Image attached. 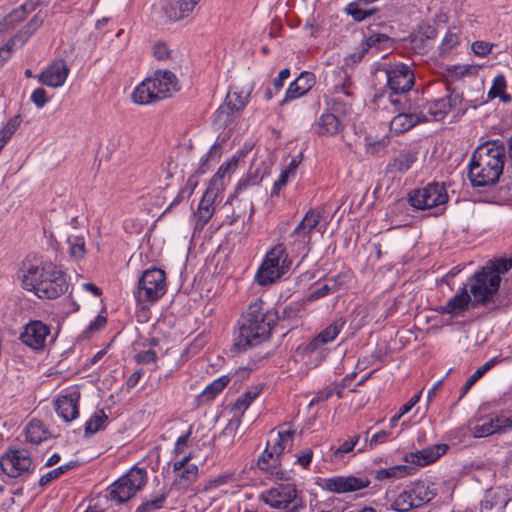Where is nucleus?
<instances>
[{"instance_id": "1", "label": "nucleus", "mask_w": 512, "mask_h": 512, "mask_svg": "<svg viewBox=\"0 0 512 512\" xmlns=\"http://www.w3.org/2000/svg\"><path fill=\"white\" fill-rule=\"evenodd\" d=\"M277 319V313L265 308L262 299L251 303L242 314L239 329L234 338V351L242 353L267 340Z\"/></svg>"}, {"instance_id": "2", "label": "nucleus", "mask_w": 512, "mask_h": 512, "mask_svg": "<svg viewBox=\"0 0 512 512\" xmlns=\"http://www.w3.org/2000/svg\"><path fill=\"white\" fill-rule=\"evenodd\" d=\"M505 159V146L499 140L478 146L470 159L468 178L473 187L495 184L502 174Z\"/></svg>"}, {"instance_id": "3", "label": "nucleus", "mask_w": 512, "mask_h": 512, "mask_svg": "<svg viewBox=\"0 0 512 512\" xmlns=\"http://www.w3.org/2000/svg\"><path fill=\"white\" fill-rule=\"evenodd\" d=\"M22 286L41 299H56L68 289L66 275L50 262L24 266Z\"/></svg>"}, {"instance_id": "4", "label": "nucleus", "mask_w": 512, "mask_h": 512, "mask_svg": "<svg viewBox=\"0 0 512 512\" xmlns=\"http://www.w3.org/2000/svg\"><path fill=\"white\" fill-rule=\"evenodd\" d=\"M180 90L177 76L170 70H156L133 91L132 99L137 104H151L171 97Z\"/></svg>"}, {"instance_id": "5", "label": "nucleus", "mask_w": 512, "mask_h": 512, "mask_svg": "<svg viewBox=\"0 0 512 512\" xmlns=\"http://www.w3.org/2000/svg\"><path fill=\"white\" fill-rule=\"evenodd\" d=\"M290 261L283 244H277L270 249L255 275L256 282L268 286L280 279L288 270Z\"/></svg>"}, {"instance_id": "6", "label": "nucleus", "mask_w": 512, "mask_h": 512, "mask_svg": "<svg viewBox=\"0 0 512 512\" xmlns=\"http://www.w3.org/2000/svg\"><path fill=\"white\" fill-rule=\"evenodd\" d=\"M436 494L434 484L417 481L401 491L393 500L391 507L397 512H408L429 503Z\"/></svg>"}, {"instance_id": "7", "label": "nucleus", "mask_w": 512, "mask_h": 512, "mask_svg": "<svg viewBox=\"0 0 512 512\" xmlns=\"http://www.w3.org/2000/svg\"><path fill=\"white\" fill-rule=\"evenodd\" d=\"M501 277L491 272L489 268H482L468 280L470 296L473 299L472 307L485 305L491 302L499 290Z\"/></svg>"}, {"instance_id": "8", "label": "nucleus", "mask_w": 512, "mask_h": 512, "mask_svg": "<svg viewBox=\"0 0 512 512\" xmlns=\"http://www.w3.org/2000/svg\"><path fill=\"white\" fill-rule=\"evenodd\" d=\"M147 482L145 468L133 467L109 487V498L121 504L131 499Z\"/></svg>"}, {"instance_id": "9", "label": "nucleus", "mask_w": 512, "mask_h": 512, "mask_svg": "<svg viewBox=\"0 0 512 512\" xmlns=\"http://www.w3.org/2000/svg\"><path fill=\"white\" fill-rule=\"evenodd\" d=\"M321 212L317 209H309L302 220L289 235V246L292 251L303 253L310 251L311 236L314 231H320Z\"/></svg>"}, {"instance_id": "10", "label": "nucleus", "mask_w": 512, "mask_h": 512, "mask_svg": "<svg viewBox=\"0 0 512 512\" xmlns=\"http://www.w3.org/2000/svg\"><path fill=\"white\" fill-rule=\"evenodd\" d=\"M448 201V194L444 184L430 183L424 188L412 191L409 194V203L420 210L433 209L435 216L443 213L444 205Z\"/></svg>"}, {"instance_id": "11", "label": "nucleus", "mask_w": 512, "mask_h": 512, "mask_svg": "<svg viewBox=\"0 0 512 512\" xmlns=\"http://www.w3.org/2000/svg\"><path fill=\"white\" fill-rule=\"evenodd\" d=\"M165 272L158 268L144 271L138 280L136 298L139 302L153 303L166 292Z\"/></svg>"}, {"instance_id": "12", "label": "nucleus", "mask_w": 512, "mask_h": 512, "mask_svg": "<svg viewBox=\"0 0 512 512\" xmlns=\"http://www.w3.org/2000/svg\"><path fill=\"white\" fill-rule=\"evenodd\" d=\"M261 500L272 508L285 512H299L303 508L298 491L293 484H279L261 494Z\"/></svg>"}, {"instance_id": "13", "label": "nucleus", "mask_w": 512, "mask_h": 512, "mask_svg": "<svg viewBox=\"0 0 512 512\" xmlns=\"http://www.w3.org/2000/svg\"><path fill=\"white\" fill-rule=\"evenodd\" d=\"M387 86L395 94H406L414 85L415 76L411 67L404 63L385 65L383 68Z\"/></svg>"}, {"instance_id": "14", "label": "nucleus", "mask_w": 512, "mask_h": 512, "mask_svg": "<svg viewBox=\"0 0 512 512\" xmlns=\"http://www.w3.org/2000/svg\"><path fill=\"white\" fill-rule=\"evenodd\" d=\"M370 483V479L366 476L357 477L347 475L324 478L319 485L325 491L335 494H345L365 489Z\"/></svg>"}, {"instance_id": "15", "label": "nucleus", "mask_w": 512, "mask_h": 512, "mask_svg": "<svg viewBox=\"0 0 512 512\" xmlns=\"http://www.w3.org/2000/svg\"><path fill=\"white\" fill-rule=\"evenodd\" d=\"M2 471L11 478H16L29 471L32 466L31 456L28 450L10 449L0 459Z\"/></svg>"}, {"instance_id": "16", "label": "nucleus", "mask_w": 512, "mask_h": 512, "mask_svg": "<svg viewBox=\"0 0 512 512\" xmlns=\"http://www.w3.org/2000/svg\"><path fill=\"white\" fill-rule=\"evenodd\" d=\"M50 336V326L39 320H31L20 333L19 340L35 351L43 350Z\"/></svg>"}, {"instance_id": "17", "label": "nucleus", "mask_w": 512, "mask_h": 512, "mask_svg": "<svg viewBox=\"0 0 512 512\" xmlns=\"http://www.w3.org/2000/svg\"><path fill=\"white\" fill-rule=\"evenodd\" d=\"M220 194V187H208L193 214L195 229L201 230L210 221L215 212V202Z\"/></svg>"}, {"instance_id": "18", "label": "nucleus", "mask_w": 512, "mask_h": 512, "mask_svg": "<svg viewBox=\"0 0 512 512\" xmlns=\"http://www.w3.org/2000/svg\"><path fill=\"white\" fill-rule=\"evenodd\" d=\"M512 500V492L502 486L486 491L480 502V512H504L508 503Z\"/></svg>"}, {"instance_id": "19", "label": "nucleus", "mask_w": 512, "mask_h": 512, "mask_svg": "<svg viewBox=\"0 0 512 512\" xmlns=\"http://www.w3.org/2000/svg\"><path fill=\"white\" fill-rule=\"evenodd\" d=\"M80 400V391L77 387H72L60 395L55 402L57 414L66 422H70L78 417V403Z\"/></svg>"}, {"instance_id": "20", "label": "nucleus", "mask_w": 512, "mask_h": 512, "mask_svg": "<svg viewBox=\"0 0 512 512\" xmlns=\"http://www.w3.org/2000/svg\"><path fill=\"white\" fill-rule=\"evenodd\" d=\"M316 78L312 72L303 71L300 75L290 83L286 90L284 99L280 102V105L296 100L306 95L315 85Z\"/></svg>"}, {"instance_id": "21", "label": "nucleus", "mask_w": 512, "mask_h": 512, "mask_svg": "<svg viewBox=\"0 0 512 512\" xmlns=\"http://www.w3.org/2000/svg\"><path fill=\"white\" fill-rule=\"evenodd\" d=\"M472 302L473 299L468 293L467 286L464 285L445 305L439 307L438 312L453 317L460 316L467 312L470 306L472 307Z\"/></svg>"}, {"instance_id": "22", "label": "nucleus", "mask_w": 512, "mask_h": 512, "mask_svg": "<svg viewBox=\"0 0 512 512\" xmlns=\"http://www.w3.org/2000/svg\"><path fill=\"white\" fill-rule=\"evenodd\" d=\"M68 74L69 68L65 64L64 60L59 59L54 61L45 71H43L38 76V80L46 86L57 88L65 83Z\"/></svg>"}, {"instance_id": "23", "label": "nucleus", "mask_w": 512, "mask_h": 512, "mask_svg": "<svg viewBox=\"0 0 512 512\" xmlns=\"http://www.w3.org/2000/svg\"><path fill=\"white\" fill-rule=\"evenodd\" d=\"M346 324L343 317L335 319L329 326L322 330L315 338H313L306 346L307 352H315L322 345L331 343L340 334Z\"/></svg>"}, {"instance_id": "24", "label": "nucleus", "mask_w": 512, "mask_h": 512, "mask_svg": "<svg viewBox=\"0 0 512 512\" xmlns=\"http://www.w3.org/2000/svg\"><path fill=\"white\" fill-rule=\"evenodd\" d=\"M201 0H168L163 7L165 15L172 21L188 17Z\"/></svg>"}, {"instance_id": "25", "label": "nucleus", "mask_w": 512, "mask_h": 512, "mask_svg": "<svg viewBox=\"0 0 512 512\" xmlns=\"http://www.w3.org/2000/svg\"><path fill=\"white\" fill-rule=\"evenodd\" d=\"M418 151L415 148H404L388 163L387 169L392 173H404L417 160Z\"/></svg>"}, {"instance_id": "26", "label": "nucleus", "mask_w": 512, "mask_h": 512, "mask_svg": "<svg viewBox=\"0 0 512 512\" xmlns=\"http://www.w3.org/2000/svg\"><path fill=\"white\" fill-rule=\"evenodd\" d=\"M192 458V454L189 453L181 460L175 461L173 463V471L178 472V478L185 486L194 483L199 475L198 466L190 463Z\"/></svg>"}, {"instance_id": "27", "label": "nucleus", "mask_w": 512, "mask_h": 512, "mask_svg": "<svg viewBox=\"0 0 512 512\" xmlns=\"http://www.w3.org/2000/svg\"><path fill=\"white\" fill-rule=\"evenodd\" d=\"M36 7V2L27 0L20 7L14 9L0 21V33L8 32L10 29L14 28L17 23L24 20L27 14L33 12Z\"/></svg>"}, {"instance_id": "28", "label": "nucleus", "mask_w": 512, "mask_h": 512, "mask_svg": "<svg viewBox=\"0 0 512 512\" xmlns=\"http://www.w3.org/2000/svg\"><path fill=\"white\" fill-rule=\"evenodd\" d=\"M428 121L427 117L422 113H405L399 112L390 121V129L396 134H401L420 122Z\"/></svg>"}, {"instance_id": "29", "label": "nucleus", "mask_w": 512, "mask_h": 512, "mask_svg": "<svg viewBox=\"0 0 512 512\" xmlns=\"http://www.w3.org/2000/svg\"><path fill=\"white\" fill-rule=\"evenodd\" d=\"M448 449V445L446 444H437L432 447L423 449L421 451H417L416 453L410 454V461L414 464L425 466L428 465L435 460H437L440 456L446 453Z\"/></svg>"}, {"instance_id": "30", "label": "nucleus", "mask_w": 512, "mask_h": 512, "mask_svg": "<svg viewBox=\"0 0 512 512\" xmlns=\"http://www.w3.org/2000/svg\"><path fill=\"white\" fill-rule=\"evenodd\" d=\"M315 133L319 136H334L341 128V122L332 113L322 114L314 125Z\"/></svg>"}, {"instance_id": "31", "label": "nucleus", "mask_w": 512, "mask_h": 512, "mask_svg": "<svg viewBox=\"0 0 512 512\" xmlns=\"http://www.w3.org/2000/svg\"><path fill=\"white\" fill-rule=\"evenodd\" d=\"M257 465L261 470L282 478V476H279L280 474H283V472L280 471V457L275 455L274 451L270 448V441L267 443L266 449L259 457Z\"/></svg>"}, {"instance_id": "32", "label": "nucleus", "mask_w": 512, "mask_h": 512, "mask_svg": "<svg viewBox=\"0 0 512 512\" xmlns=\"http://www.w3.org/2000/svg\"><path fill=\"white\" fill-rule=\"evenodd\" d=\"M284 426H288L287 429L279 430L274 443H270V448L274 451V454L279 457H281L287 447L292 445L293 437L295 435V430L290 424H284L282 428Z\"/></svg>"}, {"instance_id": "33", "label": "nucleus", "mask_w": 512, "mask_h": 512, "mask_svg": "<svg viewBox=\"0 0 512 512\" xmlns=\"http://www.w3.org/2000/svg\"><path fill=\"white\" fill-rule=\"evenodd\" d=\"M44 17L37 13L34 17L17 33L14 37L10 39L12 44H16L18 41L21 45H23L34 33L38 30L43 24Z\"/></svg>"}, {"instance_id": "34", "label": "nucleus", "mask_w": 512, "mask_h": 512, "mask_svg": "<svg viewBox=\"0 0 512 512\" xmlns=\"http://www.w3.org/2000/svg\"><path fill=\"white\" fill-rule=\"evenodd\" d=\"M47 430L40 420L32 419L25 429L26 440L33 444H39L47 438Z\"/></svg>"}, {"instance_id": "35", "label": "nucleus", "mask_w": 512, "mask_h": 512, "mask_svg": "<svg viewBox=\"0 0 512 512\" xmlns=\"http://www.w3.org/2000/svg\"><path fill=\"white\" fill-rule=\"evenodd\" d=\"M239 115L222 104L215 112L213 126L216 130L228 128Z\"/></svg>"}, {"instance_id": "36", "label": "nucleus", "mask_w": 512, "mask_h": 512, "mask_svg": "<svg viewBox=\"0 0 512 512\" xmlns=\"http://www.w3.org/2000/svg\"><path fill=\"white\" fill-rule=\"evenodd\" d=\"M412 470L413 468L407 465H396L378 470L375 474V478L379 481L385 479H399L410 475Z\"/></svg>"}, {"instance_id": "37", "label": "nucleus", "mask_w": 512, "mask_h": 512, "mask_svg": "<svg viewBox=\"0 0 512 512\" xmlns=\"http://www.w3.org/2000/svg\"><path fill=\"white\" fill-rule=\"evenodd\" d=\"M238 159L233 157L229 161L223 163L213 176L209 187H220V191L224 187L223 179L226 175H230L237 167Z\"/></svg>"}, {"instance_id": "38", "label": "nucleus", "mask_w": 512, "mask_h": 512, "mask_svg": "<svg viewBox=\"0 0 512 512\" xmlns=\"http://www.w3.org/2000/svg\"><path fill=\"white\" fill-rule=\"evenodd\" d=\"M498 362L497 358H492L482 366L476 369V371L467 379L465 382L460 398H462L471 388L472 386L486 373L488 372L496 363Z\"/></svg>"}, {"instance_id": "39", "label": "nucleus", "mask_w": 512, "mask_h": 512, "mask_svg": "<svg viewBox=\"0 0 512 512\" xmlns=\"http://www.w3.org/2000/svg\"><path fill=\"white\" fill-rule=\"evenodd\" d=\"M248 96V94L242 92L229 91L223 104L239 115L247 104Z\"/></svg>"}, {"instance_id": "40", "label": "nucleus", "mask_w": 512, "mask_h": 512, "mask_svg": "<svg viewBox=\"0 0 512 512\" xmlns=\"http://www.w3.org/2000/svg\"><path fill=\"white\" fill-rule=\"evenodd\" d=\"M107 420L108 417L105 412L103 410H97L85 423V436H90L100 431Z\"/></svg>"}, {"instance_id": "41", "label": "nucleus", "mask_w": 512, "mask_h": 512, "mask_svg": "<svg viewBox=\"0 0 512 512\" xmlns=\"http://www.w3.org/2000/svg\"><path fill=\"white\" fill-rule=\"evenodd\" d=\"M506 90V80L503 75H497L492 83L490 90L488 91V98L494 99L499 97L503 102H509L511 100V96L505 93Z\"/></svg>"}, {"instance_id": "42", "label": "nucleus", "mask_w": 512, "mask_h": 512, "mask_svg": "<svg viewBox=\"0 0 512 512\" xmlns=\"http://www.w3.org/2000/svg\"><path fill=\"white\" fill-rule=\"evenodd\" d=\"M449 105V101H446V98L443 97L429 103L427 110L434 120L440 121L443 120L450 111Z\"/></svg>"}, {"instance_id": "43", "label": "nucleus", "mask_w": 512, "mask_h": 512, "mask_svg": "<svg viewBox=\"0 0 512 512\" xmlns=\"http://www.w3.org/2000/svg\"><path fill=\"white\" fill-rule=\"evenodd\" d=\"M261 390V386L251 387L235 401L234 408L238 411H245L249 405L259 396Z\"/></svg>"}, {"instance_id": "44", "label": "nucleus", "mask_w": 512, "mask_h": 512, "mask_svg": "<svg viewBox=\"0 0 512 512\" xmlns=\"http://www.w3.org/2000/svg\"><path fill=\"white\" fill-rule=\"evenodd\" d=\"M230 377L228 375H224L214 380L211 384H209L202 392V396L206 400L213 399L216 395H218L229 383Z\"/></svg>"}, {"instance_id": "45", "label": "nucleus", "mask_w": 512, "mask_h": 512, "mask_svg": "<svg viewBox=\"0 0 512 512\" xmlns=\"http://www.w3.org/2000/svg\"><path fill=\"white\" fill-rule=\"evenodd\" d=\"M348 94H354V84L350 76L343 72V76H340L339 82L333 87L332 97H343Z\"/></svg>"}, {"instance_id": "46", "label": "nucleus", "mask_w": 512, "mask_h": 512, "mask_svg": "<svg viewBox=\"0 0 512 512\" xmlns=\"http://www.w3.org/2000/svg\"><path fill=\"white\" fill-rule=\"evenodd\" d=\"M353 102L354 94H348L343 97H332L330 105L334 111L342 114H348L352 111Z\"/></svg>"}, {"instance_id": "47", "label": "nucleus", "mask_w": 512, "mask_h": 512, "mask_svg": "<svg viewBox=\"0 0 512 512\" xmlns=\"http://www.w3.org/2000/svg\"><path fill=\"white\" fill-rule=\"evenodd\" d=\"M73 467H75V463L74 462H71L69 464H65V465H61L49 472H47L46 474H44L40 480H39V485L40 486H46L48 485L49 483H51L53 480L59 478L61 475H63L64 473H66L68 470L72 469Z\"/></svg>"}, {"instance_id": "48", "label": "nucleus", "mask_w": 512, "mask_h": 512, "mask_svg": "<svg viewBox=\"0 0 512 512\" xmlns=\"http://www.w3.org/2000/svg\"><path fill=\"white\" fill-rule=\"evenodd\" d=\"M70 246V254L74 258H82L85 253V239L83 236H69L67 240Z\"/></svg>"}, {"instance_id": "49", "label": "nucleus", "mask_w": 512, "mask_h": 512, "mask_svg": "<svg viewBox=\"0 0 512 512\" xmlns=\"http://www.w3.org/2000/svg\"><path fill=\"white\" fill-rule=\"evenodd\" d=\"M490 417L493 420L494 426L499 431L498 433L506 432L508 429L512 428L511 413L502 412L499 414H491Z\"/></svg>"}, {"instance_id": "50", "label": "nucleus", "mask_w": 512, "mask_h": 512, "mask_svg": "<svg viewBox=\"0 0 512 512\" xmlns=\"http://www.w3.org/2000/svg\"><path fill=\"white\" fill-rule=\"evenodd\" d=\"M498 432L490 415L484 418L481 424L474 427V436L478 438L487 437Z\"/></svg>"}, {"instance_id": "51", "label": "nucleus", "mask_w": 512, "mask_h": 512, "mask_svg": "<svg viewBox=\"0 0 512 512\" xmlns=\"http://www.w3.org/2000/svg\"><path fill=\"white\" fill-rule=\"evenodd\" d=\"M483 268H489L491 272L497 273V275L500 276V274L512 268V257L489 261Z\"/></svg>"}, {"instance_id": "52", "label": "nucleus", "mask_w": 512, "mask_h": 512, "mask_svg": "<svg viewBox=\"0 0 512 512\" xmlns=\"http://www.w3.org/2000/svg\"><path fill=\"white\" fill-rule=\"evenodd\" d=\"M390 38L386 34L376 33L366 38L363 44V51H368L370 48H376L378 50L384 48L383 43L388 42Z\"/></svg>"}, {"instance_id": "53", "label": "nucleus", "mask_w": 512, "mask_h": 512, "mask_svg": "<svg viewBox=\"0 0 512 512\" xmlns=\"http://www.w3.org/2000/svg\"><path fill=\"white\" fill-rule=\"evenodd\" d=\"M197 184H198L197 179L194 176H190L187 179L185 186L180 189L178 195L176 196V198L171 203V206L180 203L185 198H189L192 195V193H193L194 189L196 188Z\"/></svg>"}, {"instance_id": "54", "label": "nucleus", "mask_w": 512, "mask_h": 512, "mask_svg": "<svg viewBox=\"0 0 512 512\" xmlns=\"http://www.w3.org/2000/svg\"><path fill=\"white\" fill-rule=\"evenodd\" d=\"M346 12L348 15H350L355 21L361 22L365 20L366 18L372 16L376 9H370V10H364L357 6L355 3H351L347 6Z\"/></svg>"}, {"instance_id": "55", "label": "nucleus", "mask_w": 512, "mask_h": 512, "mask_svg": "<svg viewBox=\"0 0 512 512\" xmlns=\"http://www.w3.org/2000/svg\"><path fill=\"white\" fill-rule=\"evenodd\" d=\"M166 500V495L161 494L152 500H147L143 502L135 512H155L162 508L164 502Z\"/></svg>"}, {"instance_id": "56", "label": "nucleus", "mask_w": 512, "mask_h": 512, "mask_svg": "<svg viewBox=\"0 0 512 512\" xmlns=\"http://www.w3.org/2000/svg\"><path fill=\"white\" fill-rule=\"evenodd\" d=\"M258 182L259 181H258L257 175L248 174V175L242 177L239 180V182L234 190V193L229 197V200L238 196L240 193L247 190L249 187L257 185Z\"/></svg>"}, {"instance_id": "57", "label": "nucleus", "mask_w": 512, "mask_h": 512, "mask_svg": "<svg viewBox=\"0 0 512 512\" xmlns=\"http://www.w3.org/2000/svg\"><path fill=\"white\" fill-rule=\"evenodd\" d=\"M235 481L233 473H224L218 475L214 479L209 480V482L205 486L206 491H211L219 488L222 485L231 484Z\"/></svg>"}, {"instance_id": "58", "label": "nucleus", "mask_w": 512, "mask_h": 512, "mask_svg": "<svg viewBox=\"0 0 512 512\" xmlns=\"http://www.w3.org/2000/svg\"><path fill=\"white\" fill-rule=\"evenodd\" d=\"M459 42L458 35L451 31H448L439 46L440 55L449 53Z\"/></svg>"}, {"instance_id": "59", "label": "nucleus", "mask_w": 512, "mask_h": 512, "mask_svg": "<svg viewBox=\"0 0 512 512\" xmlns=\"http://www.w3.org/2000/svg\"><path fill=\"white\" fill-rule=\"evenodd\" d=\"M445 98L446 101H449V110H456L457 112L466 110V106L463 105L462 94L459 92L451 91Z\"/></svg>"}, {"instance_id": "60", "label": "nucleus", "mask_w": 512, "mask_h": 512, "mask_svg": "<svg viewBox=\"0 0 512 512\" xmlns=\"http://www.w3.org/2000/svg\"><path fill=\"white\" fill-rule=\"evenodd\" d=\"M333 292H336V286L330 285V283H325L321 287L310 292V294L307 296V300L312 302L320 298H323Z\"/></svg>"}, {"instance_id": "61", "label": "nucleus", "mask_w": 512, "mask_h": 512, "mask_svg": "<svg viewBox=\"0 0 512 512\" xmlns=\"http://www.w3.org/2000/svg\"><path fill=\"white\" fill-rule=\"evenodd\" d=\"M359 440V436H355L351 438L350 440H346L344 443H342L333 453V456L336 459L342 458L346 453H349L353 450L355 445L357 444Z\"/></svg>"}, {"instance_id": "62", "label": "nucleus", "mask_w": 512, "mask_h": 512, "mask_svg": "<svg viewBox=\"0 0 512 512\" xmlns=\"http://www.w3.org/2000/svg\"><path fill=\"white\" fill-rule=\"evenodd\" d=\"M192 429L193 427L190 426L185 434L178 437L173 449L174 455L178 456L184 452V449L192 436Z\"/></svg>"}, {"instance_id": "63", "label": "nucleus", "mask_w": 512, "mask_h": 512, "mask_svg": "<svg viewBox=\"0 0 512 512\" xmlns=\"http://www.w3.org/2000/svg\"><path fill=\"white\" fill-rule=\"evenodd\" d=\"M31 101L38 109L43 108L49 101L47 93L43 88H36L31 94Z\"/></svg>"}, {"instance_id": "64", "label": "nucleus", "mask_w": 512, "mask_h": 512, "mask_svg": "<svg viewBox=\"0 0 512 512\" xmlns=\"http://www.w3.org/2000/svg\"><path fill=\"white\" fill-rule=\"evenodd\" d=\"M153 55L159 61H165L171 58V51L163 42H157L153 46Z\"/></svg>"}]
</instances>
